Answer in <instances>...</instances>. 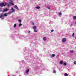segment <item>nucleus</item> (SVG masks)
<instances>
[{"mask_svg": "<svg viewBox=\"0 0 76 76\" xmlns=\"http://www.w3.org/2000/svg\"><path fill=\"white\" fill-rule=\"evenodd\" d=\"M74 64H76V61H75L74 62Z\"/></svg>", "mask_w": 76, "mask_h": 76, "instance_id": "nucleus-27", "label": "nucleus"}, {"mask_svg": "<svg viewBox=\"0 0 76 76\" xmlns=\"http://www.w3.org/2000/svg\"><path fill=\"white\" fill-rule=\"evenodd\" d=\"M15 76L14 75V76Z\"/></svg>", "mask_w": 76, "mask_h": 76, "instance_id": "nucleus-36", "label": "nucleus"}, {"mask_svg": "<svg viewBox=\"0 0 76 76\" xmlns=\"http://www.w3.org/2000/svg\"><path fill=\"white\" fill-rule=\"evenodd\" d=\"M32 24L33 25H34V23H32Z\"/></svg>", "mask_w": 76, "mask_h": 76, "instance_id": "nucleus-31", "label": "nucleus"}, {"mask_svg": "<svg viewBox=\"0 0 76 76\" xmlns=\"http://www.w3.org/2000/svg\"><path fill=\"white\" fill-rule=\"evenodd\" d=\"M35 8L36 9H40V7L37 6L35 7Z\"/></svg>", "mask_w": 76, "mask_h": 76, "instance_id": "nucleus-11", "label": "nucleus"}, {"mask_svg": "<svg viewBox=\"0 0 76 76\" xmlns=\"http://www.w3.org/2000/svg\"><path fill=\"white\" fill-rule=\"evenodd\" d=\"M62 41L63 42H66V39L65 38H63Z\"/></svg>", "mask_w": 76, "mask_h": 76, "instance_id": "nucleus-5", "label": "nucleus"}, {"mask_svg": "<svg viewBox=\"0 0 76 76\" xmlns=\"http://www.w3.org/2000/svg\"><path fill=\"white\" fill-rule=\"evenodd\" d=\"M9 9H7V8H6V9H4L2 11V12L3 13V12H7V11L8 10H9Z\"/></svg>", "mask_w": 76, "mask_h": 76, "instance_id": "nucleus-4", "label": "nucleus"}, {"mask_svg": "<svg viewBox=\"0 0 76 76\" xmlns=\"http://www.w3.org/2000/svg\"><path fill=\"white\" fill-rule=\"evenodd\" d=\"M3 16H7V14H4V15L3 14Z\"/></svg>", "mask_w": 76, "mask_h": 76, "instance_id": "nucleus-10", "label": "nucleus"}, {"mask_svg": "<svg viewBox=\"0 0 76 76\" xmlns=\"http://www.w3.org/2000/svg\"><path fill=\"white\" fill-rule=\"evenodd\" d=\"M16 26V24H15L14 25V28H15Z\"/></svg>", "mask_w": 76, "mask_h": 76, "instance_id": "nucleus-15", "label": "nucleus"}, {"mask_svg": "<svg viewBox=\"0 0 76 76\" xmlns=\"http://www.w3.org/2000/svg\"><path fill=\"white\" fill-rule=\"evenodd\" d=\"M11 10L12 11H10L8 12V14L10 15V14H11V13H13V12H15V10L13 9V8L11 9Z\"/></svg>", "mask_w": 76, "mask_h": 76, "instance_id": "nucleus-1", "label": "nucleus"}, {"mask_svg": "<svg viewBox=\"0 0 76 76\" xmlns=\"http://www.w3.org/2000/svg\"><path fill=\"white\" fill-rule=\"evenodd\" d=\"M14 1V0H10L9 3L10 4H11L12 6H14L15 5L14 4H13V1Z\"/></svg>", "mask_w": 76, "mask_h": 76, "instance_id": "nucleus-2", "label": "nucleus"}, {"mask_svg": "<svg viewBox=\"0 0 76 76\" xmlns=\"http://www.w3.org/2000/svg\"><path fill=\"white\" fill-rule=\"evenodd\" d=\"M74 35H75V33H73L72 35V36L73 37H74Z\"/></svg>", "mask_w": 76, "mask_h": 76, "instance_id": "nucleus-25", "label": "nucleus"}, {"mask_svg": "<svg viewBox=\"0 0 76 76\" xmlns=\"http://www.w3.org/2000/svg\"><path fill=\"white\" fill-rule=\"evenodd\" d=\"M30 32H31V31H28V33L29 34V33H30Z\"/></svg>", "mask_w": 76, "mask_h": 76, "instance_id": "nucleus-30", "label": "nucleus"}, {"mask_svg": "<svg viewBox=\"0 0 76 76\" xmlns=\"http://www.w3.org/2000/svg\"><path fill=\"white\" fill-rule=\"evenodd\" d=\"M22 26V24L20 23L19 24V27H20V26Z\"/></svg>", "mask_w": 76, "mask_h": 76, "instance_id": "nucleus-18", "label": "nucleus"}, {"mask_svg": "<svg viewBox=\"0 0 76 76\" xmlns=\"http://www.w3.org/2000/svg\"><path fill=\"white\" fill-rule=\"evenodd\" d=\"M61 15V13H60V12L59 13V14H58V15Z\"/></svg>", "mask_w": 76, "mask_h": 76, "instance_id": "nucleus-24", "label": "nucleus"}, {"mask_svg": "<svg viewBox=\"0 0 76 76\" xmlns=\"http://www.w3.org/2000/svg\"><path fill=\"white\" fill-rule=\"evenodd\" d=\"M70 53H73V50H70L69 51Z\"/></svg>", "mask_w": 76, "mask_h": 76, "instance_id": "nucleus-22", "label": "nucleus"}, {"mask_svg": "<svg viewBox=\"0 0 76 76\" xmlns=\"http://www.w3.org/2000/svg\"><path fill=\"white\" fill-rule=\"evenodd\" d=\"M14 7H15V9H17L18 10H19V9L18 8V6H17L16 5H15L14 6Z\"/></svg>", "mask_w": 76, "mask_h": 76, "instance_id": "nucleus-7", "label": "nucleus"}, {"mask_svg": "<svg viewBox=\"0 0 76 76\" xmlns=\"http://www.w3.org/2000/svg\"><path fill=\"white\" fill-rule=\"evenodd\" d=\"M64 76H67V73H65L64 74Z\"/></svg>", "mask_w": 76, "mask_h": 76, "instance_id": "nucleus-20", "label": "nucleus"}, {"mask_svg": "<svg viewBox=\"0 0 76 76\" xmlns=\"http://www.w3.org/2000/svg\"><path fill=\"white\" fill-rule=\"evenodd\" d=\"M59 63H60V64H63V61H60Z\"/></svg>", "mask_w": 76, "mask_h": 76, "instance_id": "nucleus-13", "label": "nucleus"}, {"mask_svg": "<svg viewBox=\"0 0 76 76\" xmlns=\"http://www.w3.org/2000/svg\"><path fill=\"white\" fill-rule=\"evenodd\" d=\"M66 63H64V66H66Z\"/></svg>", "mask_w": 76, "mask_h": 76, "instance_id": "nucleus-19", "label": "nucleus"}, {"mask_svg": "<svg viewBox=\"0 0 76 76\" xmlns=\"http://www.w3.org/2000/svg\"><path fill=\"white\" fill-rule=\"evenodd\" d=\"M73 19L76 20V16H74L73 17Z\"/></svg>", "mask_w": 76, "mask_h": 76, "instance_id": "nucleus-12", "label": "nucleus"}, {"mask_svg": "<svg viewBox=\"0 0 76 76\" xmlns=\"http://www.w3.org/2000/svg\"><path fill=\"white\" fill-rule=\"evenodd\" d=\"M29 69H27L26 71V74H28V73H29Z\"/></svg>", "mask_w": 76, "mask_h": 76, "instance_id": "nucleus-6", "label": "nucleus"}, {"mask_svg": "<svg viewBox=\"0 0 76 76\" xmlns=\"http://www.w3.org/2000/svg\"><path fill=\"white\" fill-rule=\"evenodd\" d=\"M47 8H48V9H50V7H47Z\"/></svg>", "mask_w": 76, "mask_h": 76, "instance_id": "nucleus-26", "label": "nucleus"}, {"mask_svg": "<svg viewBox=\"0 0 76 76\" xmlns=\"http://www.w3.org/2000/svg\"><path fill=\"white\" fill-rule=\"evenodd\" d=\"M4 4V3H3L2 4L1 3L0 4V6H1V7H3V6H6V3H5Z\"/></svg>", "mask_w": 76, "mask_h": 76, "instance_id": "nucleus-3", "label": "nucleus"}, {"mask_svg": "<svg viewBox=\"0 0 76 76\" xmlns=\"http://www.w3.org/2000/svg\"><path fill=\"white\" fill-rule=\"evenodd\" d=\"M75 23L76 24V21L75 22Z\"/></svg>", "mask_w": 76, "mask_h": 76, "instance_id": "nucleus-34", "label": "nucleus"}, {"mask_svg": "<svg viewBox=\"0 0 76 76\" xmlns=\"http://www.w3.org/2000/svg\"><path fill=\"white\" fill-rule=\"evenodd\" d=\"M43 40L44 41H45L46 40H47V38L45 37H43Z\"/></svg>", "mask_w": 76, "mask_h": 76, "instance_id": "nucleus-8", "label": "nucleus"}, {"mask_svg": "<svg viewBox=\"0 0 76 76\" xmlns=\"http://www.w3.org/2000/svg\"><path fill=\"white\" fill-rule=\"evenodd\" d=\"M25 76H26V75L25 74Z\"/></svg>", "mask_w": 76, "mask_h": 76, "instance_id": "nucleus-35", "label": "nucleus"}, {"mask_svg": "<svg viewBox=\"0 0 76 76\" xmlns=\"http://www.w3.org/2000/svg\"><path fill=\"white\" fill-rule=\"evenodd\" d=\"M1 11H2V10H0V12H1Z\"/></svg>", "mask_w": 76, "mask_h": 76, "instance_id": "nucleus-33", "label": "nucleus"}, {"mask_svg": "<svg viewBox=\"0 0 76 76\" xmlns=\"http://www.w3.org/2000/svg\"><path fill=\"white\" fill-rule=\"evenodd\" d=\"M8 7H10V4H8L7 5Z\"/></svg>", "mask_w": 76, "mask_h": 76, "instance_id": "nucleus-29", "label": "nucleus"}, {"mask_svg": "<svg viewBox=\"0 0 76 76\" xmlns=\"http://www.w3.org/2000/svg\"><path fill=\"white\" fill-rule=\"evenodd\" d=\"M54 32V30H52L51 31V32Z\"/></svg>", "mask_w": 76, "mask_h": 76, "instance_id": "nucleus-28", "label": "nucleus"}, {"mask_svg": "<svg viewBox=\"0 0 76 76\" xmlns=\"http://www.w3.org/2000/svg\"><path fill=\"white\" fill-rule=\"evenodd\" d=\"M1 16H0V18H2V17H3V15H2V14H1Z\"/></svg>", "mask_w": 76, "mask_h": 76, "instance_id": "nucleus-14", "label": "nucleus"}, {"mask_svg": "<svg viewBox=\"0 0 76 76\" xmlns=\"http://www.w3.org/2000/svg\"><path fill=\"white\" fill-rule=\"evenodd\" d=\"M55 56V55L54 54H53L52 55L51 57H53Z\"/></svg>", "mask_w": 76, "mask_h": 76, "instance_id": "nucleus-16", "label": "nucleus"}, {"mask_svg": "<svg viewBox=\"0 0 76 76\" xmlns=\"http://www.w3.org/2000/svg\"><path fill=\"white\" fill-rule=\"evenodd\" d=\"M33 29H37V26H34L33 27Z\"/></svg>", "mask_w": 76, "mask_h": 76, "instance_id": "nucleus-9", "label": "nucleus"}, {"mask_svg": "<svg viewBox=\"0 0 76 76\" xmlns=\"http://www.w3.org/2000/svg\"><path fill=\"white\" fill-rule=\"evenodd\" d=\"M18 21L20 22V23L22 21L21 20H19Z\"/></svg>", "mask_w": 76, "mask_h": 76, "instance_id": "nucleus-21", "label": "nucleus"}, {"mask_svg": "<svg viewBox=\"0 0 76 76\" xmlns=\"http://www.w3.org/2000/svg\"><path fill=\"white\" fill-rule=\"evenodd\" d=\"M34 32H37V31L36 30V29H34Z\"/></svg>", "mask_w": 76, "mask_h": 76, "instance_id": "nucleus-17", "label": "nucleus"}, {"mask_svg": "<svg viewBox=\"0 0 76 76\" xmlns=\"http://www.w3.org/2000/svg\"><path fill=\"white\" fill-rule=\"evenodd\" d=\"M53 72L55 73H56V71L54 70L53 71Z\"/></svg>", "mask_w": 76, "mask_h": 76, "instance_id": "nucleus-23", "label": "nucleus"}, {"mask_svg": "<svg viewBox=\"0 0 76 76\" xmlns=\"http://www.w3.org/2000/svg\"><path fill=\"white\" fill-rule=\"evenodd\" d=\"M4 19V18H1L2 19Z\"/></svg>", "mask_w": 76, "mask_h": 76, "instance_id": "nucleus-32", "label": "nucleus"}]
</instances>
